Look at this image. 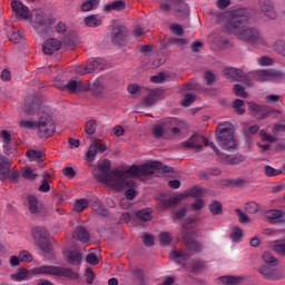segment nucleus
I'll list each match as a JSON object with an SVG mask.
<instances>
[{"instance_id":"6","label":"nucleus","mask_w":285,"mask_h":285,"mask_svg":"<svg viewBox=\"0 0 285 285\" xmlns=\"http://www.w3.org/2000/svg\"><path fill=\"white\" fill-rule=\"evenodd\" d=\"M56 22L57 19L53 16H48L41 10H37L33 13L32 26L38 32L40 30L48 32V28H50V26H55Z\"/></svg>"},{"instance_id":"3","label":"nucleus","mask_w":285,"mask_h":285,"mask_svg":"<svg viewBox=\"0 0 285 285\" xmlns=\"http://www.w3.org/2000/svg\"><path fill=\"white\" fill-rule=\"evenodd\" d=\"M32 275H56V277H68V279L77 278V273L72 272V269L52 265H41L31 271L21 267L16 274H11L10 277L12 282H26L27 279H30Z\"/></svg>"},{"instance_id":"24","label":"nucleus","mask_w":285,"mask_h":285,"mask_svg":"<svg viewBox=\"0 0 285 285\" xmlns=\"http://www.w3.org/2000/svg\"><path fill=\"white\" fill-rule=\"evenodd\" d=\"M10 166H12V161L3 156L0 155V179H7L8 175H10Z\"/></svg>"},{"instance_id":"53","label":"nucleus","mask_w":285,"mask_h":285,"mask_svg":"<svg viewBox=\"0 0 285 285\" xmlns=\"http://www.w3.org/2000/svg\"><path fill=\"white\" fill-rule=\"evenodd\" d=\"M85 157L88 161H95V158L97 157V147H95L94 144L89 146Z\"/></svg>"},{"instance_id":"14","label":"nucleus","mask_w":285,"mask_h":285,"mask_svg":"<svg viewBox=\"0 0 285 285\" xmlns=\"http://www.w3.org/2000/svg\"><path fill=\"white\" fill-rule=\"evenodd\" d=\"M128 30L124 26H117L111 31V41L116 46H122L127 41Z\"/></svg>"},{"instance_id":"37","label":"nucleus","mask_w":285,"mask_h":285,"mask_svg":"<svg viewBox=\"0 0 285 285\" xmlns=\"http://www.w3.org/2000/svg\"><path fill=\"white\" fill-rule=\"evenodd\" d=\"M30 161H43V151L30 149L26 153Z\"/></svg>"},{"instance_id":"40","label":"nucleus","mask_w":285,"mask_h":285,"mask_svg":"<svg viewBox=\"0 0 285 285\" xmlns=\"http://www.w3.org/2000/svg\"><path fill=\"white\" fill-rule=\"evenodd\" d=\"M97 6H99V0H87L81 4V10L82 12H90V10H94Z\"/></svg>"},{"instance_id":"48","label":"nucleus","mask_w":285,"mask_h":285,"mask_svg":"<svg viewBox=\"0 0 285 285\" xmlns=\"http://www.w3.org/2000/svg\"><path fill=\"white\" fill-rule=\"evenodd\" d=\"M160 245L161 246H168L170 242H173V237L170 236V233L163 232L159 234Z\"/></svg>"},{"instance_id":"36","label":"nucleus","mask_w":285,"mask_h":285,"mask_svg":"<svg viewBox=\"0 0 285 285\" xmlns=\"http://www.w3.org/2000/svg\"><path fill=\"white\" fill-rule=\"evenodd\" d=\"M136 217H138V219H141V222H150V219H153V209H140L136 213Z\"/></svg>"},{"instance_id":"16","label":"nucleus","mask_w":285,"mask_h":285,"mask_svg":"<svg viewBox=\"0 0 285 285\" xmlns=\"http://www.w3.org/2000/svg\"><path fill=\"white\" fill-rule=\"evenodd\" d=\"M265 217L269 224H285V212L282 209H268Z\"/></svg>"},{"instance_id":"62","label":"nucleus","mask_w":285,"mask_h":285,"mask_svg":"<svg viewBox=\"0 0 285 285\" xmlns=\"http://www.w3.org/2000/svg\"><path fill=\"white\" fill-rule=\"evenodd\" d=\"M86 262H87V264H90L91 266H97V264H99V257H97V255L91 253V254L87 255Z\"/></svg>"},{"instance_id":"8","label":"nucleus","mask_w":285,"mask_h":285,"mask_svg":"<svg viewBox=\"0 0 285 285\" xmlns=\"http://www.w3.org/2000/svg\"><path fill=\"white\" fill-rule=\"evenodd\" d=\"M284 72L275 69H262L253 72L255 81H271L272 79H282Z\"/></svg>"},{"instance_id":"7","label":"nucleus","mask_w":285,"mask_h":285,"mask_svg":"<svg viewBox=\"0 0 285 285\" xmlns=\"http://www.w3.org/2000/svg\"><path fill=\"white\" fill-rule=\"evenodd\" d=\"M249 111L256 117V119H268L271 115H282V110L269 108L266 105H257L256 102H248Z\"/></svg>"},{"instance_id":"55","label":"nucleus","mask_w":285,"mask_h":285,"mask_svg":"<svg viewBox=\"0 0 285 285\" xmlns=\"http://www.w3.org/2000/svg\"><path fill=\"white\" fill-rule=\"evenodd\" d=\"M228 164H230L232 166H237L238 164H242L244 161H246V156L244 155H237L234 157L228 158Z\"/></svg>"},{"instance_id":"34","label":"nucleus","mask_w":285,"mask_h":285,"mask_svg":"<svg viewBox=\"0 0 285 285\" xmlns=\"http://www.w3.org/2000/svg\"><path fill=\"white\" fill-rule=\"evenodd\" d=\"M83 23L87 28H99L101 19L97 18V16H88L83 19Z\"/></svg>"},{"instance_id":"19","label":"nucleus","mask_w":285,"mask_h":285,"mask_svg":"<svg viewBox=\"0 0 285 285\" xmlns=\"http://www.w3.org/2000/svg\"><path fill=\"white\" fill-rule=\"evenodd\" d=\"M63 255L68 264H71V266L81 264V252L79 249H67L63 252Z\"/></svg>"},{"instance_id":"31","label":"nucleus","mask_w":285,"mask_h":285,"mask_svg":"<svg viewBox=\"0 0 285 285\" xmlns=\"http://www.w3.org/2000/svg\"><path fill=\"white\" fill-rule=\"evenodd\" d=\"M27 202L29 204V210L32 213V215H36V213H39V198L35 195H30L27 198Z\"/></svg>"},{"instance_id":"20","label":"nucleus","mask_w":285,"mask_h":285,"mask_svg":"<svg viewBox=\"0 0 285 285\" xmlns=\"http://www.w3.org/2000/svg\"><path fill=\"white\" fill-rule=\"evenodd\" d=\"M61 49V41H59L57 38H51L47 40L42 46V51L46 55H55L57 50Z\"/></svg>"},{"instance_id":"59","label":"nucleus","mask_w":285,"mask_h":285,"mask_svg":"<svg viewBox=\"0 0 285 285\" xmlns=\"http://www.w3.org/2000/svg\"><path fill=\"white\" fill-rule=\"evenodd\" d=\"M219 281L223 284L230 285V284H237L239 282V278H237L235 276H222V277H219Z\"/></svg>"},{"instance_id":"2","label":"nucleus","mask_w":285,"mask_h":285,"mask_svg":"<svg viewBox=\"0 0 285 285\" xmlns=\"http://www.w3.org/2000/svg\"><path fill=\"white\" fill-rule=\"evenodd\" d=\"M110 160L104 159L98 163V170L100 174H97L95 177L101 184H106L107 186H116V188H121L124 186V177L125 175H130V177H136V175H142L144 173H148V167L132 165L126 170L112 169L110 171Z\"/></svg>"},{"instance_id":"43","label":"nucleus","mask_w":285,"mask_h":285,"mask_svg":"<svg viewBox=\"0 0 285 285\" xmlns=\"http://www.w3.org/2000/svg\"><path fill=\"white\" fill-rule=\"evenodd\" d=\"M264 173L267 177H277V175L284 174V171L282 169H275L269 165L265 166Z\"/></svg>"},{"instance_id":"61","label":"nucleus","mask_w":285,"mask_h":285,"mask_svg":"<svg viewBox=\"0 0 285 285\" xmlns=\"http://www.w3.org/2000/svg\"><path fill=\"white\" fill-rule=\"evenodd\" d=\"M259 135L263 139V141H269L271 144H275V141H277V138H275L274 136H271L268 132L261 130Z\"/></svg>"},{"instance_id":"57","label":"nucleus","mask_w":285,"mask_h":285,"mask_svg":"<svg viewBox=\"0 0 285 285\" xmlns=\"http://www.w3.org/2000/svg\"><path fill=\"white\" fill-rule=\"evenodd\" d=\"M245 210L246 213L255 215V213H258L259 210V205H257L255 202L248 203L245 205Z\"/></svg>"},{"instance_id":"9","label":"nucleus","mask_w":285,"mask_h":285,"mask_svg":"<svg viewBox=\"0 0 285 285\" xmlns=\"http://www.w3.org/2000/svg\"><path fill=\"white\" fill-rule=\"evenodd\" d=\"M128 176L129 175H125L122 177L121 187L111 186V188H114V190H125V188H128L125 191V196L126 199H129L131 202L132 199H135V197H137V183H135V180H129Z\"/></svg>"},{"instance_id":"12","label":"nucleus","mask_w":285,"mask_h":285,"mask_svg":"<svg viewBox=\"0 0 285 285\" xmlns=\"http://www.w3.org/2000/svg\"><path fill=\"white\" fill-rule=\"evenodd\" d=\"M60 90H69V92H86L90 90V83L83 81L69 80L66 85H56Z\"/></svg>"},{"instance_id":"29","label":"nucleus","mask_w":285,"mask_h":285,"mask_svg":"<svg viewBox=\"0 0 285 285\" xmlns=\"http://www.w3.org/2000/svg\"><path fill=\"white\" fill-rule=\"evenodd\" d=\"M175 124H176L175 118H170L168 121H166L167 137H173V136L179 135V132H181V129H179V127L175 126Z\"/></svg>"},{"instance_id":"35","label":"nucleus","mask_w":285,"mask_h":285,"mask_svg":"<svg viewBox=\"0 0 285 285\" xmlns=\"http://www.w3.org/2000/svg\"><path fill=\"white\" fill-rule=\"evenodd\" d=\"M153 135H154V137H156V139H159L161 137H167L168 129L166 128V122L164 126H161V125L154 126Z\"/></svg>"},{"instance_id":"49","label":"nucleus","mask_w":285,"mask_h":285,"mask_svg":"<svg viewBox=\"0 0 285 285\" xmlns=\"http://www.w3.org/2000/svg\"><path fill=\"white\" fill-rule=\"evenodd\" d=\"M274 50L277 52V55L285 57V41L277 40L274 45Z\"/></svg>"},{"instance_id":"50","label":"nucleus","mask_w":285,"mask_h":285,"mask_svg":"<svg viewBox=\"0 0 285 285\" xmlns=\"http://www.w3.org/2000/svg\"><path fill=\"white\" fill-rule=\"evenodd\" d=\"M244 235V232L239 227H235L230 233L232 242H239Z\"/></svg>"},{"instance_id":"11","label":"nucleus","mask_w":285,"mask_h":285,"mask_svg":"<svg viewBox=\"0 0 285 285\" xmlns=\"http://www.w3.org/2000/svg\"><path fill=\"white\" fill-rule=\"evenodd\" d=\"M95 70H104V59L96 58L94 60H89L86 66H80L76 69L78 75H90L95 72Z\"/></svg>"},{"instance_id":"28","label":"nucleus","mask_w":285,"mask_h":285,"mask_svg":"<svg viewBox=\"0 0 285 285\" xmlns=\"http://www.w3.org/2000/svg\"><path fill=\"white\" fill-rule=\"evenodd\" d=\"M169 257H170V259H174V262H176L177 264H184V262H186V259H189L190 254L185 250H173L169 254Z\"/></svg>"},{"instance_id":"25","label":"nucleus","mask_w":285,"mask_h":285,"mask_svg":"<svg viewBox=\"0 0 285 285\" xmlns=\"http://www.w3.org/2000/svg\"><path fill=\"white\" fill-rule=\"evenodd\" d=\"M224 75L227 79H235L236 81H240L244 79V71L242 69H236L233 67H227L224 69Z\"/></svg>"},{"instance_id":"60","label":"nucleus","mask_w":285,"mask_h":285,"mask_svg":"<svg viewBox=\"0 0 285 285\" xmlns=\"http://www.w3.org/2000/svg\"><path fill=\"white\" fill-rule=\"evenodd\" d=\"M19 259L20 262L29 263L32 262V254H30L28 250H22L19 253Z\"/></svg>"},{"instance_id":"39","label":"nucleus","mask_w":285,"mask_h":285,"mask_svg":"<svg viewBox=\"0 0 285 285\" xmlns=\"http://www.w3.org/2000/svg\"><path fill=\"white\" fill-rule=\"evenodd\" d=\"M88 206H89L88 199L80 198V199H77L76 203L73 204V210H76V213H83V210H86Z\"/></svg>"},{"instance_id":"51","label":"nucleus","mask_w":285,"mask_h":285,"mask_svg":"<svg viewBox=\"0 0 285 285\" xmlns=\"http://www.w3.org/2000/svg\"><path fill=\"white\" fill-rule=\"evenodd\" d=\"M234 95H236V97H242L243 99H246V97H248V94H246V89L242 85L234 86Z\"/></svg>"},{"instance_id":"27","label":"nucleus","mask_w":285,"mask_h":285,"mask_svg":"<svg viewBox=\"0 0 285 285\" xmlns=\"http://www.w3.org/2000/svg\"><path fill=\"white\" fill-rule=\"evenodd\" d=\"M161 97V90L159 89H151L147 97L144 98L142 104L144 106H155V101Z\"/></svg>"},{"instance_id":"22","label":"nucleus","mask_w":285,"mask_h":285,"mask_svg":"<svg viewBox=\"0 0 285 285\" xmlns=\"http://www.w3.org/2000/svg\"><path fill=\"white\" fill-rule=\"evenodd\" d=\"M259 6H261L262 12H264V14L268 17V19L277 18V13L275 12V7L273 6V2H271V0H259Z\"/></svg>"},{"instance_id":"38","label":"nucleus","mask_w":285,"mask_h":285,"mask_svg":"<svg viewBox=\"0 0 285 285\" xmlns=\"http://www.w3.org/2000/svg\"><path fill=\"white\" fill-rule=\"evenodd\" d=\"M181 199H184V195H181V194L176 195L171 198L163 200V206H164V208H171V206H177V204H179V202H181Z\"/></svg>"},{"instance_id":"58","label":"nucleus","mask_w":285,"mask_h":285,"mask_svg":"<svg viewBox=\"0 0 285 285\" xmlns=\"http://www.w3.org/2000/svg\"><path fill=\"white\" fill-rule=\"evenodd\" d=\"M127 90L129 95H141V92H144V88L139 87L137 83L129 85Z\"/></svg>"},{"instance_id":"33","label":"nucleus","mask_w":285,"mask_h":285,"mask_svg":"<svg viewBox=\"0 0 285 285\" xmlns=\"http://www.w3.org/2000/svg\"><path fill=\"white\" fill-rule=\"evenodd\" d=\"M184 240L186 242L189 250H194V253H202L203 247L200 243L196 242L193 238H188V236H184Z\"/></svg>"},{"instance_id":"10","label":"nucleus","mask_w":285,"mask_h":285,"mask_svg":"<svg viewBox=\"0 0 285 285\" xmlns=\"http://www.w3.org/2000/svg\"><path fill=\"white\" fill-rule=\"evenodd\" d=\"M42 104L43 101L41 100V98H32L31 100H29V102H27L24 112H27V115H39L40 117V115H43V111L48 112L47 107H43Z\"/></svg>"},{"instance_id":"41","label":"nucleus","mask_w":285,"mask_h":285,"mask_svg":"<svg viewBox=\"0 0 285 285\" xmlns=\"http://www.w3.org/2000/svg\"><path fill=\"white\" fill-rule=\"evenodd\" d=\"M262 257L265 264H269V266H277V258H275L271 252L263 253Z\"/></svg>"},{"instance_id":"47","label":"nucleus","mask_w":285,"mask_h":285,"mask_svg":"<svg viewBox=\"0 0 285 285\" xmlns=\"http://www.w3.org/2000/svg\"><path fill=\"white\" fill-rule=\"evenodd\" d=\"M206 268V263L202 259H196L191 263V273H199V271H204Z\"/></svg>"},{"instance_id":"21","label":"nucleus","mask_w":285,"mask_h":285,"mask_svg":"<svg viewBox=\"0 0 285 285\" xmlns=\"http://www.w3.org/2000/svg\"><path fill=\"white\" fill-rule=\"evenodd\" d=\"M183 148H193L196 153H202V136L193 135L188 140L183 142Z\"/></svg>"},{"instance_id":"1","label":"nucleus","mask_w":285,"mask_h":285,"mask_svg":"<svg viewBox=\"0 0 285 285\" xmlns=\"http://www.w3.org/2000/svg\"><path fill=\"white\" fill-rule=\"evenodd\" d=\"M230 35H235L242 41H247L252 46L262 43L263 38L259 29L248 27V10L240 8L232 11L230 19L225 24Z\"/></svg>"},{"instance_id":"52","label":"nucleus","mask_w":285,"mask_h":285,"mask_svg":"<svg viewBox=\"0 0 285 285\" xmlns=\"http://www.w3.org/2000/svg\"><path fill=\"white\" fill-rule=\"evenodd\" d=\"M196 100H197V97H195V95L187 94L185 95V98L181 101V106L184 108H188V106H191V104H195Z\"/></svg>"},{"instance_id":"23","label":"nucleus","mask_w":285,"mask_h":285,"mask_svg":"<svg viewBox=\"0 0 285 285\" xmlns=\"http://www.w3.org/2000/svg\"><path fill=\"white\" fill-rule=\"evenodd\" d=\"M73 239H78V242L82 244H88V242H90V233L86 227L79 225L73 232Z\"/></svg>"},{"instance_id":"64","label":"nucleus","mask_w":285,"mask_h":285,"mask_svg":"<svg viewBox=\"0 0 285 285\" xmlns=\"http://www.w3.org/2000/svg\"><path fill=\"white\" fill-rule=\"evenodd\" d=\"M52 181H48L47 179H43L41 185L39 186L40 193H50V185Z\"/></svg>"},{"instance_id":"56","label":"nucleus","mask_w":285,"mask_h":285,"mask_svg":"<svg viewBox=\"0 0 285 285\" xmlns=\"http://www.w3.org/2000/svg\"><path fill=\"white\" fill-rule=\"evenodd\" d=\"M169 29L176 37H184V27L180 24H170Z\"/></svg>"},{"instance_id":"18","label":"nucleus","mask_w":285,"mask_h":285,"mask_svg":"<svg viewBox=\"0 0 285 285\" xmlns=\"http://www.w3.org/2000/svg\"><path fill=\"white\" fill-rule=\"evenodd\" d=\"M11 8L20 19H30V9L22 2L13 1Z\"/></svg>"},{"instance_id":"26","label":"nucleus","mask_w":285,"mask_h":285,"mask_svg":"<svg viewBox=\"0 0 285 285\" xmlns=\"http://www.w3.org/2000/svg\"><path fill=\"white\" fill-rule=\"evenodd\" d=\"M31 235L37 242H46V239H48V237L50 236L46 227L39 226L32 228Z\"/></svg>"},{"instance_id":"15","label":"nucleus","mask_w":285,"mask_h":285,"mask_svg":"<svg viewBox=\"0 0 285 285\" xmlns=\"http://www.w3.org/2000/svg\"><path fill=\"white\" fill-rule=\"evenodd\" d=\"M161 10L165 12H184L188 10V6L184 3V0H170L169 2H164L160 4Z\"/></svg>"},{"instance_id":"30","label":"nucleus","mask_w":285,"mask_h":285,"mask_svg":"<svg viewBox=\"0 0 285 285\" xmlns=\"http://www.w3.org/2000/svg\"><path fill=\"white\" fill-rule=\"evenodd\" d=\"M274 253H277L281 257H285V237L284 239L274 240L272 244Z\"/></svg>"},{"instance_id":"45","label":"nucleus","mask_w":285,"mask_h":285,"mask_svg":"<svg viewBox=\"0 0 285 285\" xmlns=\"http://www.w3.org/2000/svg\"><path fill=\"white\" fill-rule=\"evenodd\" d=\"M209 210L213 215H222L223 213V206L222 203L214 200L210 205H209Z\"/></svg>"},{"instance_id":"17","label":"nucleus","mask_w":285,"mask_h":285,"mask_svg":"<svg viewBox=\"0 0 285 285\" xmlns=\"http://www.w3.org/2000/svg\"><path fill=\"white\" fill-rule=\"evenodd\" d=\"M258 273H261L265 279H273V281L282 279V274L279 273V271L274 268L273 265H271V266H266V265L261 266L258 268Z\"/></svg>"},{"instance_id":"63","label":"nucleus","mask_w":285,"mask_h":285,"mask_svg":"<svg viewBox=\"0 0 285 285\" xmlns=\"http://www.w3.org/2000/svg\"><path fill=\"white\" fill-rule=\"evenodd\" d=\"M257 62H258V66H273V59L266 56L258 58Z\"/></svg>"},{"instance_id":"44","label":"nucleus","mask_w":285,"mask_h":285,"mask_svg":"<svg viewBox=\"0 0 285 285\" xmlns=\"http://www.w3.org/2000/svg\"><path fill=\"white\" fill-rule=\"evenodd\" d=\"M8 37L10 41H13V43H19L22 39L21 32L17 28H13L11 31H9Z\"/></svg>"},{"instance_id":"32","label":"nucleus","mask_w":285,"mask_h":285,"mask_svg":"<svg viewBox=\"0 0 285 285\" xmlns=\"http://www.w3.org/2000/svg\"><path fill=\"white\" fill-rule=\"evenodd\" d=\"M126 9V2L124 0H117L109 4H106V12H110L111 10H117L118 12Z\"/></svg>"},{"instance_id":"4","label":"nucleus","mask_w":285,"mask_h":285,"mask_svg":"<svg viewBox=\"0 0 285 285\" xmlns=\"http://www.w3.org/2000/svg\"><path fill=\"white\" fill-rule=\"evenodd\" d=\"M216 141L223 150H233L236 148L233 124L220 122L216 128Z\"/></svg>"},{"instance_id":"42","label":"nucleus","mask_w":285,"mask_h":285,"mask_svg":"<svg viewBox=\"0 0 285 285\" xmlns=\"http://www.w3.org/2000/svg\"><path fill=\"white\" fill-rule=\"evenodd\" d=\"M85 132L87 135H95L97 132V120H89L85 125Z\"/></svg>"},{"instance_id":"46","label":"nucleus","mask_w":285,"mask_h":285,"mask_svg":"<svg viewBox=\"0 0 285 285\" xmlns=\"http://www.w3.org/2000/svg\"><path fill=\"white\" fill-rule=\"evenodd\" d=\"M20 128H24L26 130H37V121L32 120H20Z\"/></svg>"},{"instance_id":"5","label":"nucleus","mask_w":285,"mask_h":285,"mask_svg":"<svg viewBox=\"0 0 285 285\" xmlns=\"http://www.w3.org/2000/svg\"><path fill=\"white\" fill-rule=\"evenodd\" d=\"M36 130H38L40 137H52V135H55V130H57L52 115L48 111H42V115L39 116L37 121Z\"/></svg>"},{"instance_id":"13","label":"nucleus","mask_w":285,"mask_h":285,"mask_svg":"<svg viewBox=\"0 0 285 285\" xmlns=\"http://www.w3.org/2000/svg\"><path fill=\"white\" fill-rule=\"evenodd\" d=\"M138 166H146L148 170L146 173L136 175V177H150L155 173V170H163V173H174L173 167L169 166H164L161 161H151L150 164H144V165H138Z\"/></svg>"},{"instance_id":"54","label":"nucleus","mask_w":285,"mask_h":285,"mask_svg":"<svg viewBox=\"0 0 285 285\" xmlns=\"http://www.w3.org/2000/svg\"><path fill=\"white\" fill-rule=\"evenodd\" d=\"M243 106H244V100L242 99L234 100L233 108L235 109L237 115H244L246 112V110L242 108Z\"/></svg>"}]
</instances>
